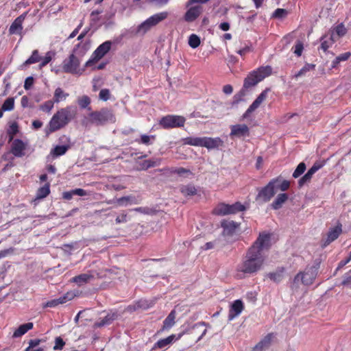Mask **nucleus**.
Listing matches in <instances>:
<instances>
[{
    "label": "nucleus",
    "mask_w": 351,
    "mask_h": 351,
    "mask_svg": "<svg viewBox=\"0 0 351 351\" xmlns=\"http://www.w3.org/2000/svg\"><path fill=\"white\" fill-rule=\"evenodd\" d=\"M26 14H23L17 17L14 22L12 23L9 28V32L10 34H16L21 33L23 27L22 23L25 18Z\"/></svg>",
    "instance_id": "nucleus-23"
},
{
    "label": "nucleus",
    "mask_w": 351,
    "mask_h": 351,
    "mask_svg": "<svg viewBox=\"0 0 351 351\" xmlns=\"http://www.w3.org/2000/svg\"><path fill=\"white\" fill-rule=\"evenodd\" d=\"M203 12V7L200 5H191L186 12L184 19L188 23L195 21Z\"/></svg>",
    "instance_id": "nucleus-15"
},
{
    "label": "nucleus",
    "mask_w": 351,
    "mask_h": 351,
    "mask_svg": "<svg viewBox=\"0 0 351 351\" xmlns=\"http://www.w3.org/2000/svg\"><path fill=\"white\" fill-rule=\"evenodd\" d=\"M306 168V164L303 162H300L297 166L295 171H293V175H292L293 177L294 178H299L300 176H302L304 173Z\"/></svg>",
    "instance_id": "nucleus-45"
},
{
    "label": "nucleus",
    "mask_w": 351,
    "mask_h": 351,
    "mask_svg": "<svg viewBox=\"0 0 351 351\" xmlns=\"http://www.w3.org/2000/svg\"><path fill=\"white\" fill-rule=\"evenodd\" d=\"M185 145L204 147L208 149H217L223 145V141L219 137H187L184 138Z\"/></svg>",
    "instance_id": "nucleus-6"
},
{
    "label": "nucleus",
    "mask_w": 351,
    "mask_h": 351,
    "mask_svg": "<svg viewBox=\"0 0 351 351\" xmlns=\"http://www.w3.org/2000/svg\"><path fill=\"white\" fill-rule=\"evenodd\" d=\"M323 166V162H315L308 171L298 180V187L302 188L304 184L309 183L313 176Z\"/></svg>",
    "instance_id": "nucleus-14"
},
{
    "label": "nucleus",
    "mask_w": 351,
    "mask_h": 351,
    "mask_svg": "<svg viewBox=\"0 0 351 351\" xmlns=\"http://www.w3.org/2000/svg\"><path fill=\"white\" fill-rule=\"evenodd\" d=\"M243 303L241 300L234 301L230 306L228 313V320H232L237 317L243 311Z\"/></svg>",
    "instance_id": "nucleus-19"
},
{
    "label": "nucleus",
    "mask_w": 351,
    "mask_h": 351,
    "mask_svg": "<svg viewBox=\"0 0 351 351\" xmlns=\"http://www.w3.org/2000/svg\"><path fill=\"white\" fill-rule=\"evenodd\" d=\"M271 180H277L276 182H275V189L276 190V192L278 190H280L282 191H287L289 186H290V182L288 180H282L280 178H276L274 179H272Z\"/></svg>",
    "instance_id": "nucleus-34"
},
{
    "label": "nucleus",
    "mask_w": 351,
    "mask_h": 351,
    "mask_svg": "<svg viewBox=\"0 0 351 351\" xmlns=\"http://www.w3.org/2000/svg\"><path fill=\"white\" fill-rule=\"evenodd\" d=\"M284 271V267H279L275 271L267 274L266 276L273 282L278 283L282 280Z\"/></svg>",
    "instance_id": "nucleus-28"
},
{
    "label": "nucleus",
    "mask_w": 351,
    "mask_h": 351,
    "mask_svg": "<svg viewBox=\"0 0 351 351\" xmlns=\"http://www.w3.org/2000/svg\"><path fill=\"white\" fill-rule=\"evenodd\" d=\"M303 49V44L301 42L298 41L295 46L294 53L297 56H300L302 55Z\"/></svg>",
    "instance_id": "nucleus-57"
},
{
    "label": "nucleus",
    "mask_w": 351,
    "mask_h": 351,
    "mask_svg": "<svg viewBox=\"0 0 351 351\" xmlns=\"http://www.w3.org/2000/svg\"><path fill=\"white\" fill-rule=\"evenodd\" d=\"M267 89L263 90L251 104V108H258L261 103L266 99Z\"/></svg>",
    "instance_id": "nucleus-39"
},
{
    "label": "nucleus",
    "mask_w": 351,
    "mask_h": 351,
    "mask_svg": "<svg viewBox=\"0 0 351 351\" xmlns=\"http://www.w3.org/2000/svg\"><path fill=\"white\" fill-rule=\"evenodd\" d=\"M112 45V43L110 40H107L100 45L93 52L92 58L86 62L85 66H90L95 62L101 59L110 50Z\"/></svg>",
    "instance_id": "nucleus-9"
},
{
    "label": "nucleus",
    "mask_w": 351,
    "mask_h": 351,
    "mask_svg": "<svg viewBox=\"0 0 351 351\" xmlns=\"http://www.w3.org/2000/svg\"><path fill=\"white\" fill-rule=\"evenodd\" d=\"M18 132V125L16 123H13L8 131V133L10 136V141L12 140L14 135Z\"/></svg>",
    "instance_id": "nucleus-53"
},
{
    "label": "nucleus",
    "mask_w": 351,
    "mask_h": 351,
    "mask_svg": "<svg viewBox=\"0 0 351 351\" xmlns=\"http://www.w3.org/2000/svg\"><path fill=\"white\" fill-rule=\"evenodd\" d=\"M323 166V162H315L308 171L298 180V187L302 188L304 184L309 183L313 176Z\"/></svg>",
    "instance_id": "nucleus-12"
},
{
    "label": "nucleus",
    "mask_w": 351,
    "mask_h": 351,
    "mask_svg": "<svg viewBox=\"0 0 351 351\" xmlns=\"http://www.w3.org/2000/svg\"><path fill=\"white\" fill-rule=\"evenodd\" d=\"M231 136L242 137L249 135V128L245 124H237L231 126Z\"/></svg>",
    "instance_id": "nucleus-21"
},
{
    "label": "nucleus",
    "mask_w": 351,
    "mask_h": 351,
    "mask_svg": "<svg viewBox=\"0 0 351 351\" xmlns=\"http://www.w3.org/2000/svg\"><path fill=\"white\" fill-rule=\"evenodd\" d=\"M320 264L321 261L315 259L311 266H307L303 272H299L293 280L291 289L298 288L300 282L307 286L312 285L317 276Z\"/></svg>",
    "instance_id": "nucleus-3"
},
{
    "label": "nucleus",
    "mask_w": 351,
    "mask_h": 351,
    "mask_svg": "<svg viewBox=\"0 0 351 351\" xmlns=\"http://www.w3.org/2000/svg\"><path fill=\"white\" fill-rule=\"evenodd\" d=\"M117 203L119 206H128V204H137L136 199L133 195H128L117 198L116 199L110 200L108 204Z\"/></svg>",
    "instance_id": "nucleus-25"
},
{
    "label": "nucleus",
    "mask_w": 351,
    "mask_h": 351,
    "mask_svg": "<svg viewBox=\"0 0 351 351\" xmlns=\"http://www.w3.org/2000/svg\"><path fill=\"white\" fill-rule=\"evenodd\" d=\"M140 307H141V306L139 304V302H138V303H136L134 304L128 306L125 308L124 311L125 312L132 313V312L136 311L137 309H138Z\"/></svg>",
    "instance_id": "nucleus-62"
},
{
    "label": "nucleus",
    "mask_w": 351,
    "mask_h": 351,
    "mask_svg": "<svg viewBox=\"0 0 351 351\" xmlns=\"http://www.w3.org/2000/svg\"><path fill=\"white\" fill-rule=\"evenodd\" d=\"M34 324L32 322H28L21 325L13 333V337H20L25 334L28 330L33 328Z\"/></svg>",
    "instance_id": "nucleus-30"
},
{
    "label": "nucleus",
    "mask_w": 351,
    "mask_h": 351,
    "mask_svg": "<svg viewBox=\"0 0 351 351\" xmlns=\"http://www.w3.org/2000/svg\"><path fill=\"white\" fill-rule=\"evenodd\" d=\"M221 226L223 228V234L224 236H231L237 231L240 223L224 219L221 221Z\"/></svg>",
    "instance_id": "nucleus-17"
},
{
    "label": "nucleus",
    "mask_w": 351,
    "mask_h": 351,
    "mask_svg": "<svg viewBox=\"0 0 351 351\" xmlns=\"http://www.w3.org/2000/svg\"><path fill=\"white\" fill-rule=\"evenodd\" d=\"M64 344V341L60 337H56L55 340V346L53 347V350H62Z\"/></svg>",
    "instance_id": "nucleus-56"
},
{
    "label": "nucleus",
    "mask_w": 351,
    "mask_h": 351,
    "mask_svg": "<svg viewBox=\"0 0 351 351\" xmlns=\"http://www.w3.org/2000/svg\"><path fill=\"white\" fill-rule=\"evenodd\" d=\"M277 180H271L265 187L261 189L256 197V200H261L264 202H269L277 193L275 189V182Z\"/></svg>",
    "instance_id": "nucleus-11"
},
{
    "label": "nucleus",
    "mask_w": 351,
    "mask_h": 351,
    "mask_svg": "<svg viewBox=\"0 0 351 351\" xmlns=\"http://www.w3.org/2000/svg\"><path fill=\"white\" fill-rule=\"evenodd\" d=\"M49 184L47 183L38 190L36 197L38 199H43L46 197L49 194Z\"/></svg>",
    "instance_id": "nucleus-42"
},
{
    "label": "nucleus",
    "mask_w": 351,
    "mask_h": 351,
    "mask_svg": "<svg viewBox=\"0 0 351 351\" xmlns=\"http://www.w3.org/2000/svg\"><path fill=\"white\" fill-rule=\"evenodd\" d=\"M93 276L88 274H82L79 276H75L72 278V282H75L79 286H82L85 283H87Z\"/></svg>",
    "instance_id": "nucleus-32"
},
{
    "label": "nucleus",
    "mask_w": 351,
    "mask_h": 351,
    "mask_svg": "<svg viewBox=\"0 0 351 351\" xmlns=\"http://www.w3.org/2000/svg\"><path fill=\"white\" fill-rule=\"evenodd\" d=\"M154 139L155 138V136H148V135H146V134H143L141 136V140H140V143H143V144H145V145H150L152 143L151 142V139Z\"/></svg>",
    "instance_id": "nucleus-54"
},
{
    "label": "nucleus",
    "mask_w": 351,
    "mask_h": 351,
    "mask_svg": "<svg viewBox=\"0 0 351 351\" xmlns=\"http://www.w3.org/2000/svg\"><path fill=\"white\" fill-rule=\"evenodd\" d=\"M73 195L85 196L89 195V193L82 189H75L72 190Z\"/></svg>",
    "instance_id": "nucleus-61"
},
{
    "label": "nucleus",
    "mask_w": 351,
    "mask_h": 351,
    "mask_svg": "<svg viewBox=\"0 0 351 351\" xmlns=\"http://www.w3.org/2000/svg\"><path fill=\"white\" fill-rule=\"evenodd\" d=\"M169 14L167 12H162L160 13L156 14L151 16L153 21L155 23L156 25L159 23L160 21L165 20L167 18Z\"/></svg>",
    "instance_id": "nucleus-47"
},
{
    "label": "nucleus",
    "mask_w": 351,
    "mask_h": 351,
    "mask_svg": "<svg viewBox=\"0 0 351 351\" xmlns=\"http://www.w3.org/2000/svg\"><path fill=\"white\" fill-rule=\"evenodd\" d=\"M75 295L71 292H67L63 296L60 297L57 299H53L50 301H48L45 305L44 307H56L59 304L66 303V302L71 300L74 298Z\"/></svg>",
    "instance_id": "nucleus-20"
},
{
    "label": "nucleus",
    "mask_w": 351,
    "mask_h": 351,
    "mask_svg": "<svg viewBox=\"0 0 351 351\" xmlns=\"http://www.w3.org/2000/svg\"><path fill=\"white\" fill-rule=\"evenodd\" d=\"M264 261L262 253L259 252L255 247H250L242 262L237 266V270L243 274H254L261 269Z\"/></svg>",
    "instance_id": "nucleus-1"
},
{
    "label": "nucleus",
    "mask_w": 351,
    "mask_h": 351,
    "mask_svg": "<svg viewBox=\"0 0 351 351\" xmlns=\"http://www.w3.org/2000/svg\"><path fill=\"white\" fill-rule=\"evenodd\" d=\"M156 24L152 19L151 16L148 18L145 21L142 23L138 29V32H142L143 34L145 33L147 30H149L152 27L155 26Z\"/></svg>",
    "instance_id": "nucleus-36"
},
{
    "label": "nucleus",
    "mask_w": 351,
    "mask_h": 351,
    "mask_svg": "<svg viewBox=\"0 0 351 351\" xmlns=\"http://www.w3.org/2000/svg\"><path fill=\"white\" fill-rule=\"evenodd\" d=\"M272 69L270 66H261L250 73L244 80L243 88H249L256 85L264 78L271 75Z\"/></svg>",
    "instance_id": "nucleus-7"
},
{
    "label": "nucleus",
    "mask_w": 351,
    "mask_h": 351,
    "mask_svg": "<svg viewBox=\"0 0 351 351\" xmlns=\"http://www.w3.org/2000/svg\"><path fill=\"white\" fill-rule=\"evenodd\" d=\"M251 247H255L261 253L263 250H268L270 247V235L264 232L261 233Z\"/></svg>",
    "instance_id": "nucleus-16"
},
{
    "label": "nucleus",
    "mask_w": 351,
    "mask_h": 351,
    "mask_svg": "<svg viewBox=\"0 0 351 351\" xmlns=\"http://www.w3.org/2000/svg\"><path fill=\"white\" fill-rule=\"evenodd\" d=\"M69 147V145H57L51 151V154L53 157L62 156L66 152Z\"/></svg>",
    "instance_id": "nucleus-37"
},
{
    "label": "nucleus",
    "mask_w": 351,
    "mask_h": 351,
    "mask_svg": "<svg viewBox=\"0 0 351 351\" xmlns=\"http://www.w3.org/2000/svg\"><path fill=\"white\" fill-rule=\"evenodd\" d=\"M245 210V206L240 202H236L232 205L221 203L218 204L213 210V213L217 215H226L234 214Z\"/></svg>",
    "instance_id": "nucleus-8"
},
{
    "label": "nucleus",
    "mask_w": 351,
    "mask_h": 351,
    "mask_svg": "<svg viewBox=\"0 0 351 351\" xmlns=\"http://www.w3.org/2000/svg\"><path fill=\"white\" fill-rule=\"evenodd\" d=\"M69 96L68 93H65L61 88H57L54 91L53 100L56 103L65 99Z\"/></svg>",
    "instance_id": "nucleus-38"
},
{
    "label": "nucleus",
    "mask_w": 351,
    "mask_h": 351,
    "mask_svg": "<svg viewBox=\"0 0 351 351\" xmlns=\"http://www.w3.org/2000/svg\"><path fill=\"white\" fill-rule=\"evenodd\" d=\"M52 55L53 53L51 51H48L43 58H41V62L39 65L40 68L45 66L51 60Z\"/></svg>",
    "instance_id": "nucleus-51"
},
{
    "label": "nucleus",
    "mask_w": 351,
    "mask_h": 351,
    "mask_svg": "<svg viewBox=\"0 0 351 351\" xmlns=\"http://www.w3.org/2000/svg\"><path fill=\"white\" fill-rule=\"evenodd\" d=\"M288 199V195L287 193H280L278 195L275 200L271 204V206L274 210L280 209L284 203Z\"/></svg>",
    "instance_id": "nucleus-29"
},
{
    "label": "nucleus",
    "mask_w": 351,
    "mask_h": 351,
    "mask_svg": "<svg viewBox=\"0 0 351 351\" xmlns=\"http://www.w3.org/2000/svg\"><path fill=\"white\" fill-rule=\"evenodd\" d=\"M110 90L107 88L101 89L99 94V97L102 101H107L110 99Z\"/></svg>",
    "instance_id": "nucleus-52"
},
{
    "label": "nucleus",
    "mask_w": 351,
    "mask_h": 351,
    "mask_svg": "<svg viewBox=\"0 0 351 351\" xmlns=\"http://www.w3.org/2000/svg\"><path fill=\"white\" fill-rule=\"evenodd\" d=\"M182 193L185 195H194L196 194L197 189L193 185H186L181 188Z\"/></svg>",
    "instance_id": "nucleus-43"
},
{
    "label": "nucleus",
    "mask_w": 351,
    "mask_h": 351,
    "mask_svg": "<svg viewBox=\"0 0 351 351\" xmlns=\"http://www.w3.org/2000/svg\"><path fill=\"white\" fill-rule=\"evenodd\" d=\"M88 120H84L82 124L87 126L89 123L96 125H104L108 123H114L116 117L112 110L106 108L90 112Z\"/></svg>",
    "instance_id": "nucleus-5"
},
{
    "label": "nucleus",
    "mask_w": 351,
    "mask_h": 351,
    "mask_svg": "<svg viewBox=\"0 0 351 351\" xmlns=\"http://www.w3.org/2000/svg\"><path fill=\"white\" fill-rule=\"evenodd\" d=\"M315 65L313 64H306L298 73L294 75L295 78H298L301 76L305 75L307 72L313 70Z\"/></svg>",
    "instance_id": "nucleus-41"
},
{
    "label": "nucleus",
    "mask_w": 351,
    "mask_h": 351,
    "mask_svg": "<svg viewBox=\"0 0 351 351\" xmlns=\"http://www.w3.org/2000/svg\"><path fill=\"white\" fill-rule=\"evenodd\" d=\"M176 336L174 335H171L167 338L160 339L158 341L154 346V348H163L169 345L174 340Z\"/></svg>",
    "instance_id": "nucleus-35"
},
{
    "label": "nucleus",
    "mask_w": 351,
    "mask_h": 351,
    "mask_svg": "<svg viewBox=\"0 0 351 351\" xmlns=\"http://www.w3.org/2000/svg\"><path fill=\"white\" fill-rule=\"evenodd\" d=\"M41 57L39 56L38 50H34L32 56L23 63V65H29L40 61Z\"/></svg>",
    "instance_id": "nucleus-40"
},
{
    "label": "nucleus",
    "mask_w": 351,
    "mask_h": 351,
    "mask_svg": "<svg viewBox=\"0 0 351 351\" xmlns=\"http://www.w3.org/2000/svg\"><path fill=\"white\" fill-rule=\"evenodd\" d=\"M351 261V250H350V252L349 254V256L347 258H346L345 260H343L339 262V265H338V267L337 268V270H339L341 268H342L343 267H344L346 264H348L350 261Z\"/></svg>",
    "instance_id": "nucleus-63"
},
{
    "label": "nucleus",
    "mask_w": 351,
    "mask_h": 351,
    "mask_svg": "<svg viewBox=\"0 0 351 351\" xmlns=\"http://www.w3.org/2000/svg\"><path fill=\"white\" fill-rule=\"evenodd\" d=\"M54 103H56L54 100L47 101L43 105L40 106V108L44 112H49L53 108Z\"/></svg>",
    "instance_id": "nucleus-50"
},
{
    "label": "nucleus",
    "mask_w": 351,
    "mask_h": 351,
    "mask_svg": "<svg viewBox=\"0 0 351 351\" xmlns=\"http://www.w3.org/2000/svg\"><path fill=\"white\" fill-rule=\"evenodd\" d=\"M321 40V49L324 51H326L335 42L332 34L330 36L325 35L322 36Z\"/></svg>",
    "instance_id": "nucleus-33"
},
{
    "label": "nucleus",
    "mask_w": 351,
    "mask_h": 351,
    "mask_svg": "<svg viewBox=\"0 0 351 351\" xmlns=\"http://www.w3.org/2000/svg\"><path fill=\"white\" fill-rule=\"evenodd\" d=\"M351 271L348 274L344 277V280L342 282V285L348 287H351Z\"/></svg>",
    "instance_id": "nucleus-64"
},
{
    "label": "nucleus",
    "mask_w": 351,
    "mask_h": 351,
    "mask_svg": "<svg viewBox=\"0 0 351 351\" xmlns=\"http://www.w3.org/2000/svg\"><path fill=\"white\" fill-rule=\"evenodd\" d=\"M176 315V311L175 309H173L170 312V313L164 320L162 330H168L175 324Z\"/></svg>",
    "instance_id": "nucleus-27"
},
{
    "label": "nucleus",
    "mask_w": 351,
    "mask_h": 351,
    "mask_svg": "<svg viewBox=\"0 0 351 351\" xmlns=\"http://www.w3.org/2000/svg\"><path fill=\"white\" fill-rule=\"evenodd\" d=\"M119 315L116 312L109 313L105 317L95 322L94 326L96 328H101L104 326L110 325L114 320L117 319Z\"/></svg>",
    "instance_id": "nucleus-24"
},
{
    "label": "nucleus",
    "mask_w": 351,
    "mask_h": 351,
    "mask_svg": "<svg viewBox=\"0 0 351 351\" xmlns=\"http://www.w3.org/2000/svg\"><path fill=\"white\" fill-rule=\"evenodd\" d=\"M185 118L178 115H167L161 119L160 125L165 128L182 127L185 123Z\"/></svg>",
    "instance_id": "nucleus-10"
},
{
    "label": "nucleus",
    "mask_w": 351,
    "mask_h": 351,
    "mask_svg": "<svg viewBox=\"0 0 351 351\" xmlns=\"http://www.w3.org/2000/svg\"><path fill=\"white\" fill-rule=\"evenodd\" d=\"M86 52L84 46L77 44L73 49L72 53L67 59L63 61L62 69L65 73L71 74H82L79 66L80 64V58H82Z\"/></svg>",
    "instance_id": "nucleus-4"
},
{
    "label": "nucleus",
    "mask_w": 351,
    "mask_h": 351,
    "mask_svg": "<svg viewBox=\"0 0 351 351\" xmlns=\"http://www.w3.org/2000/svg\"><path fill=\"white\" fill-rule=\"evenodd\" d=\"M134 210L138 212V213H143V214H147V215L153 213L152 209L147 208V207H138V208H134Z\"/></svg>",
    "instance_id": "nucleus-59"
},
{
    "label": "nucleus",
    "mask_w": 351,
    "mask_h": 351,
    "mask_svg": "<svg viewBox=\"0 0 351 351\" xmlns=\"http://www.w3.org/2000/svg\"><path fill=\"white\" fill-rule=\"evenodd\" d=\"M272 335L271 334L267 335L264 337L258 343H257L255 347L253 348L252 351H263L265 349H267L271 341Z\"/></svg>",
    "instance_id": "nucleus-26"
},
{
    "label": "nucleus",
    "mask_w": 351,
    "mask_h": 351,
    "mask_svg": "<svg viewBox=\"0 0 351 351\" xmlns=\"http://www.w3.org/2000/svg\"><path fill=\"white\" fill-rule=\"evenodd\" d=\"M78 104L82 108H86L90 103V99L87 95H84L77 100Z\"/></svg>",
    "instance_id": "nucleus-49"
},
{
    "label": "nucleus",
    "mask_w": 351,
    "mask_h": 351,
    "mask_svg": "<svg viewBox=\"0 0 351 351\" xmlns=\"http://www.w3.org/2000/svg\"><path fill=\"white\" fill-rule=\"evenodd\" d=\"M288 15V11L283 8H277L272 14L271 17L282 19Z\"/></svg>",
    "instance_id": "nucleus-46"
},
{
    "label": "nucleus",
    "mask_w": 351,
    "mask_h": 351,
    "mask_svg": "<svg viewBox=\"0 0 351 351\" xmlns=\"http://www.w3.org/2000/svg\"><path fill=\"white\" fill-rule=\"evenodd\" d=\"M161 162V159L155 158L150 160H145L139 164L141 170H147L149 168L159 166Z\"/></svg>",
    "instance_id": "nucleus-31"
},
{
    "label": "nucleus",
    "mask_w": 351,
    "mask_h": 351,
    "mask_svg": "<svg viewBox=\"0 0 351 351\" xmlns=\"http://www.w3.org/2000/svg\"><path fill=\"white\" fill-rule=\"evenodd\" d=\"M335 32L339 36H343L346 34L347 29L344 27V25L342 23H341L336 27Z\"/></svg>",
    "instance_id": "nucleus-55"
},
{
    "label": "nucleus",
    "mask_w": 351,
    "mask_h": 351,
    "mask_svg": "<svg viewBox=\"0 0 351 351\" xmlns=\"http://www.w3.org/2000/svg\"><path fill=\"white\" fill-rule=\"evenodd\" d=\"M341 226H337L334 228L329 230V232L327 234V237L326 240L324 241V243H322V247H325L328 245H329L330 243L336 240L340 234L341 233Z\"/></svg>",
    "instance_id": "nucleus-22"
},
{
    "label": "nucleus",
    "mask_w": 351,
    "mask_h": 351,
    "mask_svg": "<svg viewBox=\"0 0 351 351\" xmlns=\"http://www.w3.org/2000/svg\"><path fill=\"white\" fill-rule=\"evenodd\" d=\"M14 106V97H8L3 102L1 108L3 111H10L13 110Z\"/></svg>",
    "instance_id": "nucleus-44"
},
{
    "label": "nucleus",
    "mask_w": 351,
    "mask_h": 351,
    "mask_svg": "<svg viewBox=\"0 0 351 351\" xmlns=\"http://www.w3.org/2000/svg\"><path fill=\"white\" fill-rule=\"evenodd\" d=\"M189 45L191 47L195 49L200 45V39L196 34H191L189 38Z\"/></svg>",
    "instance_id": "nucleus-48"
},
{
    "label": "nucleus",
    "mask_w": 351,
    "mask_h": 351,
    "mask_svg": "<svg viewBox=\"0 0 351 351\" xmlns=\"http://www.w3.org/2000/svg\"><path fill=\"white\" fill-rule=\"evenodd\" d=\"M323 166V162H315L308 171L298 180V187L302 188L304 184L309 183L313 176Z\"/></svg>",
    "instance_id": "nucleus-13"
},
{
    "label": "nucleus",
    "mask_w": 351,
    "mask_h": 351,
    "mask_svg": "<svg viewBox=\"0 0 351 351\" xmlns=\"http://www.w3.org/2000/svg\"><path fill=\"white\" fill-rule=\"evenodd\" d=\"M34 84V77L32 76L27 77L24 83V88L25 90H29Z\"/></svg>",
    "instance_id": "nucleus-58"
},
{
    "label": "nucleus",
    "mask_w": 351,
    "mask_h": 351,
    "mask_svg": "<svg viewBox=\"0 0 351 351\" xmlns=\"http://www.w3.org/2000/svg\"><path fill=\"white\" fill-rule=\"evenodd\" d=\"M26 149L25 144L20 139H15L13 141L11 152L16 157H23L25 156V150Z\"/></svg>",
    "instance_id": "nucleus-18"
},
{
    "label": "nucleus",
    "mask_w": 351,
    "mask_h": 351,
    "mask_svg": "<svg viewBox=\"0 0 351 351\" xmlns=\"http://www.w3.org/2000/svg\"><path fill=\"white\" fill-rule=\"evenodd\" d=\"M41 341L42 340L39 339H31L29 341V346L26 349H33L38 346Z\"/></svg>",
    "instance_id": "nucleus-60"
},
{
    "label": "nucleus",
    "mask_w": 351,
    "mask_h": 351,
    "mask_svg": "<svg viewBox=\"0 0 351 351\" xmlns=\"http://www.w3.org/2000/svg\"><path fill=\"white\" fill-rule=\"evenodd\" d=\"M77 113L76 108L67 106L62 108L53 114L49 123V129L51 132L60 130L67 125Z\"/></svg>",
    "instance_id": "nucleus-2"
}]
</instances>
